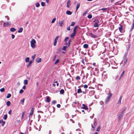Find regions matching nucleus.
Listing matches in <instances>:
<instances>
[{"instance_id": "51", "label": "nucleus", "mask_w": 134, "mask_h": 134, "mask_svg": "<svg viewBox=\"0 0 134 134\" xmlns=\"http://www.w3.org/2000/svg\"><path fill=\"white\" fill-rule=\"evenodd\" d=\"M57 56V55L56 54H55L54 55V57H53V61H54L55 60V59H56V58Z\"/></svg>"}, {"instance_id": "27", "label": "nucleus", "mask_w": 134, "mask_h": 134, "mask_svg": "<svg viewBox=\"0 0 134 134\" xmlns=\"http://www.w3.org/2000/svg\"><path fill=\"white\" fill-rule=\"evenodd\" d=\"M28 81L27 80H24V83L25 85H27L28 83Z\"/></svg>"}, {"instance_id": "43", "label": "nucleus", "mask_w": 134, "mask_h": 134, "mask_svg": "<svg viewBox=\"0 0 134 134\" xmlns=\"http://www.w3.org/2000/svg\"><path fill=\"white\" fill-rule=\"evenodd\" d=\"M94 26L95 27H97L99 26L98 24H97V23H95L94 24Z\"/></svg>"}, {"instance_id": "45", "label": "nucleus", "mask_w": 134, "mask_h": 134, "mask_svg": "<svg viewBox=\"0 0 134 134\" xmlns=\"http://www.w3.org/2000/svg\"><path fill=\"white\" fill-rule=\"evenodd\" d=\"M36 5L37 7H39L40 4L39 3L37 2L36 4Z\"/></svg>"}, {"instance_id": "41", "label": "nucleus", "mask_w": 134, "mask_h": 134, "mask_svg": "<svg viewBox=\"0 0 134 134\" xmlns=\"http://www.w3.org/2000/svg\"><path fill=\"white\" fill-rule=\"evenodd\" d=\"M88 55L90 57L92 56L93 55V53H90L89 51L88 53Z\"/></svg>"}, {"instance_id": "33", "label": "nucleus", "mask_w": 134, "mask_h": 134, "mask_svg": "<svg viewBox=\"0 0 134 134\" xmlns=\"http://www.w3.org/2000/svg\"><path fill=\"white\" fill-rule=\"evenodd\" d=\"M126 109V108H125V109L120 113L124 115V114L125 113Z\"/></svg>"}, {"instance_id": "64", "label": "nucleus", "mask_w": 134, "mask_h": 134, "mask_svg": "<svg viewBox=\"0 0 134 134\" xmlns=\"http://www.w3.org/2000/svg\"><path fill=\"white\" fill-rule=\"evenodd\" d=\"M2 126H3L5 124V122L4 121H3V122H2Z\"/></svg>"}, {"instance_id": "61", "label": "nucleus", "mask_w": 134, "mask_h": 134, "mask_svg": "<svg viewBox=\"0 0 134 134\" xmlns=\"http://www.w3.org/2000/svg\"><path fill=\"white\" fill-rule=\"evenodd\" d=\"M97 124V123L96 121H94V126L96 127Z\"/></svg>"}, {"instance_id": "44", "label": "nucleus", "mask_w": 134, "mask_h": 134, "mask_svg": "<svg viewBox=\"0 0 134 134\" xmlns=\"http://www.w3.org/2000/svg\"><path fill=\"white\" fill-rule=\"evenodd\" d=\"M56 20V18H53L52 19V20L51 21V23H54V22Z\"/></svg>"}, {"instance_id": "15", "label": "nucleus", "mask_w": 134, "mask_h": 134, "mask_svg": "<svg viewBox=\"0 0 134 134\" xmlns=\"http://www.w3.org/2000/svg\"><path fill=\"white\" fill-rule=\"evenodd\" d=\"M134 27V19L132 21V25L131 27L130 31H131L132 30Z\"/></svg>"}, {"instance_id": "31", "label": "nucleus", "mask_w": 134, "mask_h": 134, "mask_svg": "<svg viewBox=\"0 0 134 134\" xmlns=\"http://www.w3.org/2000/svg\"><path fill=\"white\" fill-rule=\"evenodd\" d=\"M60 93L61 94H63L64 92V91L63 89H61L60 91Z\"/></svg>"}, {"instance_id": "30", "label": "nucleus", "mask_w": 134, "mask_h": 134, "mask_svg": "<svg viewBox=\"0 0 134 134\" xmlns=\"http://www.w3.org/2000/svg\"><path fill=\"white\" fill-rule=\"evenodd\" d=\"M83 47L84 48H87L88 47V45L86 44H84Z\"/></svg>"}, {"instance_id": "3", "label": "nucleus", "mask_w": 134, "mask_h": 134, "mask_svg": "<svg viewBox=\"0 0 134 134\" xmlns=\"http://www.w3.org/2000/svg\"><path fill=\"white\" fill-rule=\"evenodd\" d=\"M109 95L108 96L107 98L105 99V104H107L109 101L110 98L112 95V94L110 92L109 93Z\"/></svg>"}, {"instance_id": "42", "label": "nucleus", "mask_w": 134, "mask_h": 134, "mask_svg": "<svg viewBox=\"0 0 134 134\" xmlns=\"http://www.w3.org/2000/svg\"><path fill=\"white\" fill-rule=\"evenodd\" d=\"M93 22H95L96 23H97V24H98L99 23V21L98 20L95 19V20L93 21Z\"/></svg>"}, {"instance_id": "52", "label": "nucleus", "mask_w": 134, "mask_h": 134, "mask_svg": "<svg viewBox=\"0 0 134 134\" xmlns=\"http://www.w3.org/2000/svg\"><path fill=\"white\" fill-rule=\"evenodd\" d=\"M76 79L77 80H79L80 79V77L79 76H77L76 77Z\"/></svg>"}, {"instance_id": "60", "label": "nucleus", "mask_w": 134, "mask_h": 134, "mask_svg": "<svg viewBox=\"0 0 134 134\" xmlns=\"http://www.w3.org/2000/svg\"><path fill=\"white\" fill-rule=\"evenodd\" d=\"M36 55L35 54L34 55L32 56V60H34V59H35V58L36 56Z\"/></svg>"}, {"instance_id": "57", "label": "nucleus", "mask_w": 134, "mask_h": 134, "mask_svg": "<svg viewBox=\"0 0 134 134\" xmlns=\"http://www.w3.org/2000/svg\"><path fill=\"white\" fill-rule=\"evenodd\" d=\"M56 103V101L55 100H53V101H52V102H51L52 103V104H55Z\"/></svg>"}, {"instance_id": "62", "label": "nucleus", "mask_w": 134, "mask_h": 134, "mask_svg": "<svg viewBox=\"0 0 134 134\" xmlns=\"http://www.w3.org/2000/svg\"><path fill=\"white\" fill-rule=\"evenodd\" d=\"M88 87V86L87 85H85L84 86V87L85 88H87Z\"/></svg>"}, {"instance_id": "25", "label": "nucleus", "mask_w": 134, "mask_h": 134, "mask_svg": "<svg viewBox=\"0 0 134 134\" xmlns=\"http://www.w3.org/2000/svg\"><path fill=\"white\" fill-rule=\"evenodd\" d=\"M75 33H76L75 32H73L72 33L70 37H74L75 35Z\"/></svg>"}, {"instance_id": "63", "label": "nucleus", "mask_w": 134, "mask_h": 134, "mask_svg": "<svg viewBox=\"0 0 134 134\" xmlns=\"http://www.w3.org/2000/svg\"><path fill=\"white\" fill-rule=\"evenodd\" d=\"M15 36L13 34L12 35V39H13L15 37Z\"/></svg>"}, {"instance_id": "46", "label": "nucleus", "mask_w": 134, "mask_h": 134, "mask_svg": "<svg viewBox=\"0 0 134 134\" xmlns=\"http://www.w3.org/2000/svg\"><path fill=\"white\" fill-rule=\"evenodd\" d=\"M59 59H57L56 60L55 62L54 63V64H56L57 63H58L59 62Z\"/></svg>"}, {"instance_id": "35", "label": "nucleus", "mask_w": 134, "mask_h": 134, "mask_svg": "<svg viewBox=\"0 0 134 134\" xmlns=\"http://www.w3.org/2000/svg\"><path fill=\"white\" fill-rule=\"evenodd\" d=\"M30 58L29 57H27L25 59V62H29Z\"/></svg>"}, {"instance_id": "9", "label": "nucleus", "mask_w": 134, "mask_h": 134, "mask_svg": "<svg viewBox=\"0 0 134 134\" xmlns=\"http://www.w3.org/2000/svg\"><path fill=\"white\" fill-rule=\"evenodd\" d=\"M123 36V34H121L118 36V38L119 40H123V37L122 36Z\"/></svg>"}, {"instance_id": "14", "label": "nucleus", "mask_w": 134, "mask_h": 134, "mask_svg": "<svg viewBox=\"0 0 134 134\" xmlns=\"http://www.w3.org/2000/svg\"><path fill=\"white\" fill-rule=\"evenodd\" d=\"M90 36L94 38H95L97 37V36L93 35L92 33L90 34Z\"/></svg>"}, {"instance_id": "34", "label": "nucleus", "mask_w": 134, "mask_h": 134, "mask_svg": "<svg viewBox=\"0 0 134 134\" xmlns=\"http://www.w3.org/2000/svg\"><path fill=\"white\" fill-rule=\"evenodd\" d=\"M77 92L78 93H80L82 92V91L81 90V88H79L78 89Z\"/></svg>"}, {"instance_id": "11", "label": "nucleus", "mask_w": 134, "mask_h": 134, "mask_svg": "<svg viewBox=\"0 0 134 134\" xmlns=\"http://www.w3.org/2000/svg\"><path fill=\"white\" fill-rule=\"evenodd\" d=\"M82 105L83 106V107H82V108L85 110H88V108H87V106L84 104H83Z\"/></svg>"}, {"instance_id": "36", "label": "nucleus", "mask_w": 134, "mask_h": 134, "mask_svg": "<svg viewBox=\"0 0 134 134\" xmlns=\"http://www.w3.org/2000/svg\"><path fill=\"white\" fill-rule=\"evenodd\" d=\"M61 48H58L57 49V52H56V53H59L61 51Z\"/></svg>"}, {"instance_id": "49", "label": "nucleus", "mask_w": 134, "mask_h": 134, "mask_svg": "<svg viewBox=\"0 0 134 134\" xmlns=\"http://www.w3.org/2000/svg\"><path fill=\"white\" fill-rule=\"evenodd\" d=\"M100 126H99L98 127V128H97V129L96 131H99L100 129Z\"/></svg>"}, {"instance_id": "22", "label": "nucleus", "mask_w": 134, "mask_h": 134, "mask_svg": "<svg viewBox=\"0 0 134 134\" xmlns=\"http://www.w3.org/2000/svg\"><path fill=\"white\" fill-rule=\"evenodd\" d=\"M23 31V28L22 27H20L18 31V33L21 32Z\"/></svg>"}, {"instance_id": "13", "label": "nucleus", "mask_w": 134, "mask_h": 134, "mask_svg": "<svg viewBox=\"0 0 134 134\" xmlns=\"http://www.w3.org/2000/svg\"><path fill=\"white\" fill-rule=\"evenodd\" d=\"M119 25L120 26L119 27V29L121 32L122 33V25Z\"/></svg>"}, {"instance_id": "12", "label": "nucleus", "mask_w": 134, "mask_h": 134, "mask_svg": "<svg viewBox=\"0 0 134 134\" xmlns=\"http://www.w3.org/2000/svg\"><path fill=\"white\" fill-rule=\"evenodd\" d=\"M94 75H95L96 73L98 74L99 72V70L97 68H95L94 70Z\"/></svg>"}, {"instance_id": "2", "label": "nucleus", "mask_w": 134, "mask_h": 134, "mask_svg": "<svg viewBox=\"0 0 134 134\" xmlns=\"http://www.w3.org/2000/svg\"><path fill=\"white\" fill-rule=\"evenodd\" d=\"M36 43V41L35 40L33 39L30 42L31 46L33 48H34L36 46L35 44Z\"/></svg>"}, {"instance_id": "1", "label": "nucleus", "mask_w": 134, "mask_h": 134, "mask_svg": "<svg viewBox=\"0 0 134 134\" xmlns=\"http://www.w3.org/2000/svg\"><path fill=\"white\" fill-rule=\"evenodd\" d=\"M128 51H126L125 53L124 57L123 58V60L121 62V63L123 64L122 66L125 65V64L126 63L127 61V56L128 54Z\"/></svg>"}, {"instance_id": "55", "label": "nucleus", "mask_w": 134, "mask_h": 134, "mask_svg": "<svg viewBox=\"0 0 134 134\" xmlns=\"http://www.w3.org/2000/svg\"><path fill=\"white\" fill-rule=\"evenodd\" d=\"M75 24V23L74 22H72L71 23V26H73Z\"/></svg>"}, {"instance_id": "53", "label": "nucleus", "mask_w": 134, "mask_h": 134, "mask_svg": "<svg viewBox=\"0 0 134 134\" xmlns=\"http://www.w3.org/2000/svg\"><path fill=\"white\" fill-rule=\"evenodd\" d=\"M130 45L129 44H128V46H127V51H128V50L130 48Z\"/></svg>"}, {"instance_id": "58", "label": "nucleus", "mask_w": 134, "mask_h": 134, "mask_svg": "<svg viewBox=\"0 0 134 134\" xmlns=\"http://www.w3.org/2000/svg\"><path fill=\"white\" fill-rule=\"evenodd\" d=\"M88 12V11L87 10L85 11V12L83 14H82L83 16H84Z\"/></svg>"}, {"instance_id": "54", "label": "nucleus", "mask_w": 134, "mask_h": 134, "mask_svg": "<svg viewBox=\"0 0 134 134\" xmlns=\"http://www.w3.org/2000/svg\"><path fill=\"white\" fill-rule=\"evenodd\" d=\"M24 92V90H22V89H21L20 90V91H19V93L20 94H21L22 93H23Z\"/></svg>"}, {"instance_id": "21", "label": "nucleus", "mask_w": 134, "mask_h": 134, "mask_svg": "<svg viewBox=\"0 0 134 134\" xmlns=\"http://www.w3.org/2000/svg\"><path fill=\"white\" fill-rule=\"evenodd\" d=\"M122 97V96H120L119 99V100L118 101V104H120L121 103V101Z\"/></svg>"}, {"instance_id": "56", "label": "nucleus", "mask_w": 134, "mask_h": 134, "mask_svg": "<svg viewBox=\"0 0 134 134\" xmlns=\"http://www.w3.org/2000/svg\"><path fill=\"white\" fill-rule=\"evenodd\" d=\"M107 9V8H103L101 10H103L104 11H106Z\"/></svg>"}, {"instance_id": "7", "label": "nucleus", "mask_w": 134, "mask_h": 134, "mask_svg": "<svg viewBox=\"0 0 134 134\" xmlns=\"http://www.w3.org/2000/svg\"><path fill=\"white\" fill-rule=\"evenodd\" d=\"M59 37V36H57L55 37L53 44L54 46H56L57 43V41Z\"/></svg>"}, {"instance_id": "5", "label": "nucleus", "mask_w": 134, "mask_h": 134, "mask_svg": "<svg viewBox=\"0 0 134 134\" xmlns=\"http://www.w3.org/2000/svg\"><path fill=\"white\" fill-rule=\"evenodd\" d=\"M124 115L120 113L119 114H118V121L120 122L122 119V117Z\"/></svg>"}, {"instance_id": "8", "label": "nucleus", "mask_w": 134, "mask_h": 134, "mask_svg": "<svg viewBox=\"0 0 134 134\" xmlns=\"http://www.w3.org/2000/svg\"><path fill=\"white\" fill-rule=\"evenodd\" d=\"M34 112V108H32L30 112V113L29 115V118L30 117V116H32V115Z\"/></svg>"}, {"instance_id": "10", "label": "nucleus", "mask_w": 134, "mask_h": 134, "mask_svg": "<svg viewBox=\"0 0 134 134\" xmlns=\"http://www.w3.org/2000/svg\"><path fill=\"white\" fill-rule=\"evenodd\" d=\"M64 22V20H63L61 21H59V26L60 27H62V25L63 24Z\"/></svg>"}, {"instance_id": "59", "label": "nucleus", "mask_w": 134, "mask_h": 134, "mask_svg": "<svg viewBox=\"0 0 134 134\" xmlns=\"http://www.w3.org/2000/svg\"><path fill=\"white\" fill-rule=\"evenodd\" d=\"M71 41V40H69L68 43V47H69L70 46Z\"/></svg>"}, {"instance_id": "18", "label": "nucleus", "mask_w": 134, "mask_h": 134, "mask_svg": "<svg viewBox=\"0 0 134 134\" xmlns=\"http://www.w3.org/2000/svg\"><path fill=\"white\" fill-rule=\"evenodd\" d=\"M47 99H46V101L48 103H49L50 102V100H49V98L50 97H49L47 96L46 97Z\"/></svg>"}, {"instance_id": "50", "label": "nucleus", "mask_w": 134, "mask_h": 134, "mask_svg": "<svg viewBox=\"0 0 134 134\" xmlns=\"http://www.w3.org/2000/svg\"><path fill=\"white\" fill-rule=\"evenodd\" d=\"M41 5L42 6H44L45 5V3L44 2H41Z\"/></svg>"}, {"instance_id": "23", "label": "nucleus", "mask_w": 134, "mask_h": 134, "mask_svg": "<svg viewBox=\"0 0 134 134\" xmlns=\"http://www.w3.org/2000/svg\"><path fill=\"white\" fill-rule=\"evenodd\" d=\"M124 72H125V71H124L122 72V73L121 74L120 77L119 78V79H121V78H122V77L123 76V75H124Z\"/></svg>"}, {"instance_id": "17", "label": "nucleus", "mask_w": 134, "mask_h": 134, "mask_svg": "<svg viewBox=\"0 0 134 134\" xmlns=\"http://www.w3.org/2000/svg\"><path fill=\"white\" fill-rule=\"evenodd\" d=\"M95 93V92L93 91H91L90 92L89 94L91 95H94Z\"/></svg>"}, {"instance_id": "29", "label": "nucleus", "mask_w": 134, "mask_h": 134, "mask_svg": "<svg viewBox=\"0 0 134 134\" xmlns=\"http://www.w3.org/2000/svg\"><path fill=\"white\" fill-rule=\"evenodd\" d=\"M91 126L92 127V129H91V130L93 131L94 130L96 127L94 126H93L92 124H91Z\"/></svg>"}, {"instance_id": "32", "label": "nucleus", "mask_w": 134, "mask_h": 134, "mask_svg": "<svg viewBox=\"0 0 134 134\" xmlns=\"http://www.w3.org/2000/svg\"><path fill=\"white\" fill-rule=\"evenodd\" d=\"M67 46H64L62 48V50L65 51H66V48H67Z\"/></svg>"}, {"instance_id": "24", "label": "nucleus", "mask_w": 134, "mask_h": 134, "mask_svg": "<svg viewBox=\"0 0 134 134\" xmlns=\"http://www.w3.org/2000/svg\"><path fill=\"white\" fill-rule=\"evenodd\" d=\"M11 104V103L9 101H8L6 103V105L7 106L9 107L10 106Z\"/></svg>"}, {"instance_id": "28", "label": "nucleus", "mask_w": 134, "mask_h": 134, "mask_svg": "<svg viewBox=\"0 0 134 134\" xmlns=\"http://www.w3.org/2000/svg\"><path fill=\"white\" fill-rule=\"evenodd\" d=\"M11 96V94L10 93H8L6 97V98H10Z\"/></svg>"}, {"instance_id": "6", "label": "nucleus", "mask_w": 134, "mask_h": 134, "mask_svg": "<svg viewBox=\"0 0 134 134\" xmlns=\"http://www.w3.org/2000/svg\"><path fill=\"white\" fill-rule=\"evenodd\" d=\"M11 25L10 22L7 21V22H4L3 23V27L8 26Z\"/></svg>"}, {"instance_id": "16", "label": "nucleus", "mask_w": 134, "mask_h": 134, "mask_svg": "<svg viewBox=\"0 0 134 134\" xmlns=\"http://www.w3.org/2000/svg\"><path fill=\"white\" fill-rule=\"evenodd\" d=\"M16 29L14 27H12L10 29V31L12 32H14L15 31Z\"/></svg>"}, {"instance_id": "26", "label": "nucleus", "mask_w": 134, "mask_h": 134, "mask_svg": "<svg viewBox=\"0 0 134 134\" xmlns=\"http://www.w3.org/2000/svg\"><path fill=\"white\" fill-rule=\"evenodd\" d=\"M80 3H77V5L76 7V10H77V9L79 8L80 6Z\"/></svg>"}, {"instance_id": "40", "label": "nucleus", "mask_w": 134, "mask_h": 134, "mask_svg": "<svg viewBox=\"0 0 134 134\" xmlns=\"http://www.w3.org/2000/svg\"><path fill=\"white\" fill-rule=\"evenodd\" d=\"M7 118V114L4 115L3 116V119L4 120H6Z\"/></svg>"}, {"instance_id": "38", "label": "nucleus", "mask_w": 134, "mask_h": 134, "mask_svg": "<svg viewBox=\"0 0 134 134\" xmlns=\"http://www.w3.org/2000/svg\"><path fill=\"white\" fill-rule=\"evenodd\" d=\"M69 38V37H66L64 40V42H66L68 41Z\"/></svg>"}, {"instance_id": "47", "label": "nucleus", "mask_w": 134, "mask_h": 134, "mask_svg": "<svg viewBox=\"0 0 134 134\" xmlns=\"http://www.w3.org/2000/svg\"><path fill=\"white\" fill-rule=\"evenodd\" d=\"M87 17L89 19H91L92 18V16L91 15H88Z\"/></svg>"}, {"instance_id": "37", "label": "nucleus", "mask_w": 134, "mask_h": 134, "mask_svg": "<svg viewBox=\"0 0 134 134\" xmlns=\"http://www.w3.org/2000/svg\"><path fill=\"white\" fill-rule=\"evenodd\" d=\"M78 27L77 26H75V28H74L73 30V32H75V33H76V29Z\"/></svg>"}, {"instance_id": "19", "label": "nucleus", "mask_w": 134, "mask_h": 134, "mask_svg": "<svg viewBox=\"0 0 134 134\" xmlns=\"http://www.w3.org/2000/svg\"><path fill=\"white\" fill-rule=\"evenodd\" d=\"M41 58H37L36 60V62L37 63H39L41 62Z\"/></svg>"}, {"instance_id": "20", "label": "nucleus", "mask_w": 134, "mask_h": 134, "mask_svg": "<svg viewBox=\"0 0 134 134\" xmlns=\"http://www.w3.org/2000/svg\"><path fill=\"white\" fill-rule=\"evenodd\" d=\"M66 14L68 15H71V14L72 12L69 10H67L66 12Z\"/></svg>"}, {"instance_id": "39", "label": "nucleus", "mask_w": 134, "mask_h": 134, "mask_svg": "<svg viewBox=\"0 0 134 134\" xmlns=\"http://www.w3.org/2000/svg\"><path fill=\"white\" fill-rule=\"evenodd\" d=\"M25 99H23L21 100L20 101L21 102V104L23 105L24 104V102Z\"/></svg>"}, {"instance_id": "4", "label": "nucleus", "mask_w": 134, "mask_h": 134, "mask_svg": "<svg viewBox=\"0 0 134 134\" xmlns=\"http://www.w3.org/2000/svg\"><path fill=\"white\" fill-rule=\"evenodd\" d=\"M111 64L112 65H114V66H112V67L113 68H116L117 64L113 60H111L110 62Z\"/></svg>"}, {"instance_id": "48", "label": "nucleus", "mask_w": 134, "mask_h": 134, "mask_svg": "<svg viewBox=\"0 0 134 134\" xmlns=\"http://www.w3.org/2000/svg\"><path fill=\"white\" fill-rule=\"evenodd\" d=\"M0 91L2 92H4L5 91L4 88H3L0 89Z\"/></svg>"}]
</instances>
